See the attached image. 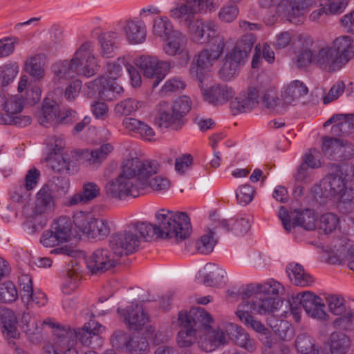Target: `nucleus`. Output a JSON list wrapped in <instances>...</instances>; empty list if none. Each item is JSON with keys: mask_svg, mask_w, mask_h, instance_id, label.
Segmentation results:
<instances>
[{"mask_svg": "<svg viewBox=\"0 0 354 354\" xmlns=\"http://www.w3.org/2000/svg\"><path fill=\"white\" fill-rule=\"evenodd\" d=\"M210 314L203 308L192 309L189 313L180 312L178 315V324L181 329L178 332L177 344L181 347H189L198 339L199 328L209 326Z\"/></svg>", "mask_w": 354, "mask_h": 354, "instance_id": "0eeeda50", "label": "nucleus"}, {"mask_svg": "<svg viewBox=\"0 0 354 354\" xmlns=\"http://www.w3.org/2000/svg\"><path fill=\"white\" fill-rule=\"evenodd\" d=\"M156 218L160 239H174L179 243L189 236L192 227L186 213L162 209L156 214Z\"/></svg>", "mask_w": 354, "mask_h": 354, "instance_id": "423d86ee", "label": "nucleus"}, {"mask_svg": "<svg viewBox=\"0 0 354 354\" xmlns=\"http://www.w3.org/2000/svg\"><path fill=\"white\" fill-rule=\"evenodd\" d=\"M234 95V91L232 88L225 84L213 86L203 92L204 100L214 106L226 103Z\"/></svg>", "mask_w": 354, "mask_h": 354, "instance_id": "c85d7f7f", "label": "nucleus"}, {"mask_svg": "<svg viewBox=\"0 0 354 354\" xmlns=\"http://www.w3.org/2000/svg\"><path fill=\"white\" fill-rule=\"evenodd\" d=\"M123 126L129 131L139 134L140 137L147 141L156 140V133L147 123L133 118H127L122 122Z\"/></svg>", "mask_w": 354, "mask_h": 354, "instance_id": "c9c22d12", "label": "nucleus"}, {"mask_svg": "<svg viewBox=\"0 0 354 354\" xmlns=\"http://www.w3.org/2000/svg\"><path fill=\"white\" fill-rule=\"evenodd\" d=\"M262 99L263 103L268 109H272L279 113H282L284 111L283 103L281 104V100L274 90H269L264 94Z\"/></svg>", "mask_w": 354, "mask_h": 354, "instance_id": "e2e57ef3", "label": "nucleus"}, {"mask_svg": "<svg viewBox=\"0 0 354 354\" xmlns=\"http://www.w3.org/2000/svg\"><path fill=\"white\" fill-rule=\"evenodd\" d=\"M213 319L210 315V320L209 326L207 328H203L201 326L198 332V344L199 347L205 352H211L214 351L216 348L226 343L225 335L223 331L218 329L216 330H212V323Z\"/></svg>", "mask_w": 354, "mask_h": 354, "instance_id": "6ab92c4d", "label": "nucleus"}, {"mask_svg": "<svg viewBox=\"0 0 354 354\" xmlns=\"http://www.w3.org/2000/svg\"><path fill=\"white\" fill-rule=\"evenodd\" d=\"M245 308L259 315H269L274 313L282 304L279 297H265L263 294H257L252 298V303L245 304Z\"/></svg>", "mask_w": 354, "mask_h": 354, "instance_id": "b1692460", "label": "nucleus"}, {"mask_svg": "<svg viewBox=\"0 0 354 354\" xmlns=\"http://www.w3.org/2000/svg\"><path fill=\"white\" fill-rule=\"evenodd\" d=\"M73 223L80 231L91 238L104 239L110 233L106 221L93 218L88 212L75 213L73 215Z\"/></svg>", "mask_w": 354, "mask_h": 354, "instance_id": "f8f14e48", "label": "nucleus"}, {"mask_svg": "<svg viewBox=\"0 0 354 354\" xmlns=\"http://www.w3.org/2000/svg\"><path fill=\"white\" fill-rule=\"evenodd\" d=\"M164 41L162 50L168 56H181L184 64L189 59V51L187 49V37L180 30H176Z\"/></svg>", "mask_w": 354, "mask_h": 354, "instance_id": "a211bd4d", "label": "nucleus"}, {"mask_svg": "<svg viewBox=\"0 0 354 354\" xmlns=\"http://www.w3.org/2000/svg\"><path fill=\"white\" fill-rule=\"evenodd\" d=\"M18 318L16 313L8 308H0V327L3 335L8 339H19Z\"/></svg>", "mask_w": 354, "mask_h": 354, "instance_id": "cd10ccee", "label": "nucleus"}, {"mask_svg": "<svg viewBox=\"0 0 354 354\" xmlns=\"http://www.w3.org/2000/svg\"><path fill=\"white\" fill-rule=\"evenodd\" d=\"M113 149L111 144L104 143L95 150H86L83 152V156L90 165L97 166L106 158Z\"/></svg>", "mask_w": 354, "mask_h": 354, "instance_id": "09e8293b", "label": "nucleus"}, {"mask_svg": "<svg viewBox=\"0 0 354 354\" xmlns=\"http://www.w3.org/2000/svg\"><path fill=\"white\" fill-rule=\"evenodd\" d=\"M307 7L306 0H292L290 3V8L287 10V19L295 24L303 23Z\"/></svg>", "mask_w": 354, "mask_h": 354, "instance_id": "3c124183", "label": "nucleus"}, {"mask_svg": "<svg viewBox=\"0 0 354 354\" xmlns=\"http://www.w3.org/2000/svg\"><path fill=\"white\" fill-rule=\"evenodd\" d=\"M119 258L106 248H98L87 257V268L93 274L103 273L114 268L119 262Z\"/></svg>", "mask_w": 354, "mask_h": 354, "instance_id": "dca6fc26", "label": "nucleus"}, {"mask_svg": "<svg viewBox=\"0 0 354 354\" xmlns=\"http://www.w3.org/2000/svg\"><path fill=\"white\" fill-rule=\"evenodd\" d=\"M59 113V104L55 100L46 97L43 102L38 121L41 125L48 127L57 118Z\"/></svg>", "mask_w": 354, "mask_h": 354, "instance_id": "4c0bfd02", "label": "nucleus"}, {"mask_svg": "<svg viewBox=\"0 0 354 354\" xmlns=\"http://www.w3.org/2000/svg\"><path fill=\"white\" fill-rule=\"evenodd\" d=\"M227 332L230 338L236 345L249 351H253L255 349L254 340L250 338L242 327L230 324L228 326Z\"/></svg>", "mask_w": 354, "mask_h": 354, "instance_id": "ea45409f", "label": "nucleus"}, {"mask_svg": "<svg viewBox=\"0 0 354 354\" xmlns=\"http://www.w3.org/2000/svg\"><path fill=\"white\" fill-rule=\"evenodd\" d=\"M98 96L104 100L111 101L119 97L124 91L123 88L115 80H110L105 75L96 79L93 82Z\"/></svg>", "mask_w": 354, "mask_h": 354, "instance_id": "bb28decb", "label": "nucleus"}, {"mask_svg": "<svg viewBox=\"0 0 354 354\" xmlns=\"http://www.w3.org/2000/svg\"><path fill=\"white\" fill-rule=\"evenodd\" d=\"M239 7L234 4H227L222 6L218 13V19L224 23H231L238 17Z\"/></svg>", "mask_w": 354, "mask_h": 354, "instance_id": "0e129e2a", "label": "nucleus"}, {"mask_svg": "<svg viewBox=\"0 0 354 354\" xmlns=\"http://www.w3.org/2000/svg\"><path fill=\"white\" fill-rule=\"evenodd\" d=\"M330 354H347L351 347L348 336L342 332H333L329 337Z\"/></svg>", "mask_w": 354, "mask_h": 354, "instance_id": "c03bdc74", "label": "nucleus"}, {"mask_svg": "<svg viewBox=\"0 0 354 354\" xmlns=\"http://www.w3.org/2000/svg\"><path fill=\"white\" fill-rule=\"evenodd\" d=\"M196 5V0H185L184 3H178L171 8L169 13L174 19H184V24L188 29L191 39L195 43H202L205 41V31H208V37L213 35L216 25L210 21L194 19V15L197 13Z\"/></svg>", "mask_w": 354, "mask_h": 354, "instance_id": "39448f33", "label": "nucleus"}, {"mask_svg": "<svg viewBox=\"0 0 354 354\" xmlns=\"http://www.w3.org/2000/svg\"><path fill=\"white\" fill-rule=\"evenodd\" d=\"M26 221L23 223L25 231L30 234H34L41 230L46 225V219L44 214H37L35 211L26 206L23 210Z\"/></svg>", "mask_w": 354, "mask_h": 354, "instance_id": "72a5a7b5", "label": "nucleus"}, {"mask_svg": "<svg viewBox=\"0 0 354 354\" xmlns=\"http://www.w3.org/2000/svg\"><path fill=\"white\" fill-rule=\"evenodd\" d=\"M254 188L249 184L240 186L236 191V196L238 203L241 205L250 203L254 197Z\"/></svg>", "mask_w": 354, "mask_h": 354, "instance_id": "774afa93", "label": "nucleus"}, {"mask_svg": "<svg viewBox=\"0 0 354 354\" xmlns=\"http://www.w3.org/2000/svg\"><path fill=\"white\" fill-rule=\"evenodd\" d=\"M339 225V218L337 215L333 213H326L319 218V229L325 234H330L334 232Z\"/></svg>", "mask_w": 354, "mask_h": 354, "instance_id": "13d9d810", "label": "nucleus"}, {"mask_svg": "<svg viewBox=\"0 0 354 354\" xmlns=\"http://www.w3.org/2000/svg\"><path fill=\"white\" fill-rule=\"evenodd\" d=\"M140 244V237L131 230L129 225L121 232L113 234L109 240V247L119 258L135 252Z\"/></svg>", "mask_w": 354, "mask_h": 354, "instance_id": "4468645a", "label": "nucleus"}, {"mask_svg": "<svg viewBox=\"0 0 354 354\" xmlns=\"http://www.w3.org/2000/svg\"><path fill=\"white\" fill-rule=\"evenodd\" d=\"M118 313L123 317L124 322L130 330H139L149 321L148 315L138 304L125 309L118 308Z\"/></svg>", "mask_w": 354, "mask_h": 354, "instance_id": "5701e85b", "label": "nucleus"}, {"mask_svg": "<svg viewBox=\"0 0 354 354\" xmlns=\"http://www.w3.org/2000/svg\"><path fill=\"white\" fill-rule=\"evenodd\" d=\"M205 41L200 44H209V48H205L195 55L189 73L193 78L199 82V86L203 82L205 75L220 57L225 47L224 39L217 34V26L214 27L213 35L208 37V31L204 34Z\"/></svg>", "mask_w": 354, "mask_h": 354, "instance_id": "20e7f679", "label": "nucleus"}, {"mask_svg": "<svg viewBox=\"0 0 354 354\" xmlns=\"http://www.w3.org/2000/svg\"><path fill=\"white\" fill-rule=\"evenodd\" d=\"M43 324L53 328V342L44 346V354H78L75 348L73 334L67 332L62 326H56L50 319L44 320Z\"/></svg>", "mask_w": 354, "mask_h": 354, "instance_id": "9d476101", "label": "nucleus"}, {"mask_svg": "<svg viewBox=\"0 0 354 354\" xmlns=\"http://www.w3.org/2000/svg\"><path fill=\"white\" fill-rule=\"evenodd\" d=\"M129 226L135 234L139 233L140 240L142 238L146 241H149L154 237L160 238V231H158L157 225L142 221L131 223Z\"/></svg>", "mask_w": 354, "mask_h": 354, "instance_id": "8fccbe9b", "label": "nucleus"}, {"mask_svg": "<svg viewBox=\"0 0 354 354\" xmlns=\"http://www.w3.org/2000/svg\"><path fill=\"white\" fill-rule=\"evenodd\" d=\"M314 62L321 68L329 72H335L344 67L340 59L331 46L320 49L314 55Z\"/></svg>", "mask_w": 354, "mask_h": 354, "instance_id": "393cba45", "label": "nucleus"}, {"mask_svg": "<svg viewBox=\"0 0 354 354\" xmlns=\"http://www.w3.org/2000/svg\"><path fill=\"white\" fill-rule=\"evenodd\" d=\"M214 232L212 230H208L207 234L203 235L196 243V247L198 252L203 254L211 253L216 243V240L214 237Z\"/></svg>", "mask_w": 354, "mask_h": 354, "instance_id": "6e6d98bb", "label": "nucleus"}, {"mask_svg": "<svg viewBox=\"0 0 354 354\" xmlns=\"http://www.w3.org/2000/svg\"><path fill=\"white\" fill-rule=\"evenodd\" d=\"M248 55L236 46L225 57L223 65L220 70L222 78L229 80L237 73L241 65L246 61Z\"/></svg>", "mask_w": 354, "mask_h": 354, "instance_id": "4be33fe9", "label": "nucleus"}, {"mask_svg": "<svg viewBox=\"0 0 354 354\" xmlns=\"http://www.w3.org/2000/svg\"><path fill=\"white\" fill-rule=\"evenodd\" d=\"M136 65L143 72L144 75L150 80L153 88H156L165 78L171 66L169 62L160 60L153 55L140 56Z\"/></svg>", "mask_w": 354, "mask_h": 354, "instance_id": "9b49d317", "label": "nucleus"}, {"mask_svg": "<svg viewBox=\"0 0 354 354\" xmlns=\"http://www.w3.org/2000/svg\"><path fill=\"white\" fill-rule=\"evenodd\" d=\"M67 332L73 334V339L75 344L77 341L84 346H90L93 338L97 339L98 335L102 333L105 327L102 324L95 322V320H91L86 323L82 328H71L69 326H62Z\"/></svg>", "mask_w": 354, "mask_h": 354, "instance_id": "aec40b11", "label": "nucleus"}, {"mask_svg": "<svg viewBox=\"0 0 354 354\" xmlns=\"http://www.w3.org/2000/svg\"><path fill=\"white\" fill-rule=\"evenodd\" d=\"M303 308L308 317L319 321H326L329 316L325 311V305L319 296L310 291L301 292L292 297L290 311L297 322H299L300 308Z\"/></svg>", "mask_w": 354, "mask_h": 354, "instance_id": "6e6552de", "label": "nucleus"}, {"mask_svg": "<svg viewBox=\"0 0 354 354\" xmlns=\"http://www.w3.org/2000/svg\"><path fill=\"white\" fill-rule=\"evenodd\" d=\"M100 192V187L95 183L88 182L83 185L82 192L71 196L68 201L70 206L91 201L97 198Z\"/></svg>", "mask_w": 354, "mask_h": 354, "instance_id": "37998d69", "label": "nucleus"}, {"mask_svg": "<svg viewBox=\"0 0 354 354\" xmlns=\"http://www.w3.org/2000/svg\"><path fill=\"white\" fill-rule=\"evenodd\" d=\"M90 41L82 44L70 62L64 60L53 66V72L59 80H68L76 76L91 77L99 67Z\"/></svg>", "mask_w": 354, "mask_h": 354, "instance_id": "7ed1b4c3", "label": "nucleus"}, {"mask_svg": "<svg viewBox=\"0 0 354 354\" xmlns=\"http://www.w3.org/2000/svg\"><path fill=\"white\" fill-rule=\"evenodd\" d=\"M329 311L335 315L342 316L348 309L354 305V301L346 302L345 299L339 295H330L327 298Z\"/></svg>", "mask_w": 354, "mask_h": 354, "instance_id": "5fc2aeb1", "label": "nucleus"}, {"mask_svg": "<svg viewBox=\"0 0 354 354\" xmlns=\"http://www.w3.org/2000/svg\"><path fill=\"white\" fill-rule=\"evenodd\" d=\"M21 328L28 337L39 333L37 319L28 313H24L21 318Z\"/></svg>", "mask_w": 354, "mask_h": 354, "instance_id": "bf43d9fd", "label": "nucleus"}, {"mask_svg": "<svg viewBox=\"0 0 354 354\" xmlns=\"http://www.w3.org/2000/svg\"><path fill=\"white\" fill-rule=\"evenodd\" d=\"M353 168L348 164L336 166L334 172L326 175L319 185L315 186L313 192L316 199L324 198L336 200L339 207L345 213L354 211V192H347V181Z\"/></svg>", "mask_w": 354, "mask_h": 354, "instance_id": "f03ea898", "label": "nucleus"}, {"mask_svg": "<svg viewBox=\"0 0 354 354\" xmlns=\"http://www.w3.org/2000/svg\"><path fill=\"white\" fill-rule=\"evenodd\" d=\"M249 311L250 310L245 308V304H241L239 306L236 314L239 319L247 326L252 328L254 330L261 334H266L268 331L267 328L259 321L254 319V317L249 313Z\"/></svg>", "mask_w": 354, "mask_h": 354, "instance_id": "de8ad7c7", "label": "nucleus"}, {"mask_svg": "<svg viewBox=\"0 0 354 354\" xmlns=\"http://www.w3.org/2000/svg\"><path fill=\"white\" fill-rule=\"evenodd\" d=\"M24 109L23 100L17 96L6 98L4 89L0 88V116L12 117L21 112Z\"/></svg>", "mask_w": 354, "mask_h": 354, "instance_id": "2f4dec72", "label": "nucleus"}, {"mask_svg": "<svg viewBox=\"0 0 354 354\" xmlns=\"http://www.w3.org/2000/svg\"><path fill=\"white\" fill-rule=\"evenodd\" d=\"M118 37V34L113 31L103 32L98 37L99 53L102 57L109 58L115 55Z\"/></svg>", "mask_w": 354, "mask_h": 354, "instance_id": "e433bc0d", "label": "nucleus"}, {"mask_svg": "<svg viewBox=\"0 0 354 354\" xmlns=\"http://www.w3.org/2000/svg\"><path fill=\"white\" fill-rule=\"evenodd\" d=\"M50 228L59 239V241L62 243L66 242L70 238L71 232V221L68 216H59L53 221Z\"/></svg>", "mask_w": 354, "mask_h": 354, "instance_id": "49530a36", "label": "nucleus"}, {"mask_svg": "<svg viewBox=\"0 0 354 354\" xmlns=\"http://www.w3.org/2000/svg\"><path fill=\"white\" fill-rule=\"evenodd\" d=\"M55 206V201L52 196V192L48 186L46 185L37 192L34 206L30 207L37 214H46L53 211Z\"/></svg>", "mask_w": 354, "mask_h": 354, "instance_id": "473e14b6", "label": "nucleus"}, {"mask_svg": "<svg viewBox=\"0 0 354 354\" xmlns=\"http://www.w3.org/2000/svg\"><path fill=\"white\" fill-rule=\"evenodd\" d=\"M176 30L171 20L166 16L156 17L153 21L152 33L162 40H165Z\"/></svg>", "mask_w": 354, "mask_h": 354, "instance_id": "a18cd8bd", "label": "nucleus"}, {"mask_svg": "<svg viewBox=\"0 0 354 354\" xmlns=\"http://www.w3.org/2000/svg\"><path fill=\"white\" fill-rule=\"evenodd\" d=\"M333 326L346 331L354 330V305L348 309L342 316L336 318L333 322Z\"/></svg>", "mask_w": 354, "mask_h": 354, "instance_id": "4d7b16f0", "label": "nucleus"}, {"mask_svg": "<svg viewBox=\"0 0 354 354\" xmlns=\"http://www.w3.org/2000/svg\"><path fill=\"white\" fill-rule=\"evenodd\" d=\"M160 109L156 123L160 127L178 130L185 124L184 116L190 111V100L182 96L176 100L170 108L167 102L160 104Z\"/></svg>", "mask_w": 354, "mask_h": 354, "instance_id": "1a4fd4ad", "label": "nucleus"}, {"mask_svg": "<svg viewBox=\"0 0 354 354\" xmlns=\"http://www.w3.org/2000/svg\"><path fill=\"white\" fill-rule=\"evenodd\" d=\"M331 120H337V124L332 127V131L335 135L345 136L354 132V113L335 114Z\"/></svg>", "mask_w": 354, "mask_h": 354, "instance_id": "a19ab883", "label": "nucleus"}, {"mask_svg": "<svg viewBox=\"0 0 354 354\" xmlns=\"http://www.w3.org/2000/svg\"><path fill=\"white\" fill-rule=\"evenodd\" d=\"M260 91L256 87H249L246 91L240 93L230 103L234 115L250 111L259 103Z\"/></svg>", "mask_w": 354, "mask_h": 354, "instance_id": "412c9836", "label": "nucleus"}, {"mask_svg": "<svg viewBox=\"0 0 354 354\" xmlns=\"http://www.w3.org/2000/svg\"><path fill=\"white\" fill-rule=\"evenodd\" d=\"M283 290L281 284L274 280H269L263 284L259 285V291L257 294H263L265 297H275Z\"/></svg>", "mask_w": 354, "mask_h": 354, "instance_id": "680f3d73", "label": "nucleus"}, {"mask_svg": "<svg viewBox=\"0 0 354 354\" xmlns=\"http://www.w3.org/2000/svg\"><path fill=\"white\" fill-rule=\"evenodd\" d=\"M203 283L207 286H219L226 283L227 277L225 271L214 263H207L205 266Z\"/></svg>", "mask_w": 354, "mask_h": 354, "instance_id": "58836bf2", "label": "nucleus"}, {"mask_svg": "<svg viewBox=\"0 0 354 354\" xmlns=\"http://www.w3.org/2000/svg\"><path fill=\"white\" fill-rule=\"evenodd\" d=\"M19 286L21 298L24 303L28 306L33 293L32 279L28 275L22 276L19 279Z\"/></svg>", "mask_w": 354, "mask_h": 354, "instance_id": "69168bd1", "label": "nucleus"}, {"mask_svg": "<svg viewBox=\"0 0 354 354\" xmlns=\"http://www.w3.org/2000/svg\"><path fill=\"white\" fill-rule=\"evenodd\" d=\"M286 272L291 282L298 286L306 287L312 285L313 277L305 272L303 266L297 263H289Z\"/></svg>", "mask_w": 354, "mask_h": 354, "instance_id": "f704fd0d", "label": "nucleus"}, {"mask_svg": "<svg viewBox=\"0 0 354 354\" xmlns=\"http://www.w3.org/2000/svg\"><path fill=\"white\" fill-rule=\"evenodd\" d=\"M18 298V291L15 284L8 281L0 286V301L11 303Z\"/></svg>", "mask_w": 354, "mask_h": 354, "instance_id": "052dcab7", "label": "nucleus"}, {"mask_svg": "<svg viewBox=\"0 0 354 354\" xmlns=\"http://www.w3.org/2000/svg\"><path fill=\"white\" fill-rule=\"evenodd\" d=\"M322 152L327 158L335 161L351 159L354 156V146L348 141L324 137Z\"/></svg>", "mask_w": 354, "mask_h": 354, "instance_id": "2eb2a0df", "label": "nucleus"}, {"mask_svg": "<svg viewBox=\"0 0 354 354\" xmlns=\"http://www.w3.org/2000/svg\"><path fill=\"white\" fill-rule=\"evenodd\" d=\"M295 346L299 354H325L319 351L315 339L307 333H301L297 337Z\"/></svg>", "mask_w": 354, "mask_h": 354, "instance_id": "603ef678", "label": "nucleus"}, {"mask_svg": "<svg viewBox=\"0 0 354 354\" xmlns=\"http://www.w3.org/2000/svg\"><path fill=\"white\" fill-rule=\"evenodd\" d=\"M333 252L335 261L341 263L343 261L354 259V242L347 236L336 238L333 241Z\"/></svg>", "mask_w": 354, "mask_h": 354, "instance_id": "7c9ffc66", "label": "nucleus"}, {"mask_svg": "<svg viewBox=\"0 0 354 354\" xmlns=\"http://www.w3.org/2000/svg\"><path fill=\"white\" fill-rule=\"evenodd\" d=\"M18 73L17 68L13 65H4L0 67V88L12 82Z\"/></svg>", "mask_w": 354, "mask_h": 354, "instance_id": "338daca9", "label": "nucleus"}, {"mask_svg": "<svg viewBox=\"0 0 354 354\" xmlns=\"http://www.w3.org/2000/svg\"><path fill=\"white\" fill-rule=\"evenodd\" d=\"M159 169L160 165L156 160H142L138 158L127 160L120 175L106 184V193L120 200L128 196L136 198L147 188L148 181Z\"/></svg>", "mask_w": 354, "mask_h": 354, "instance_id": "f257e3e1", "label": "nucleus"}, {"mask_svg": "<svg viewBox=\"0 0 354 354\" xmlns=\"http://www.w3.org/2000/svg\"><path fill=\"white\" fill-rule=\"evenodd\" d=\"M308 92L306 85L299 80H294L282 92L281 97L284 104H293L301 97Z\"/></svg>", "mask_w": 354, "mask_h": 354, "instance_id": "79ce46f5", "label": "nucleus"}, {"mask_svg": "<svg viewBox=\"0 0 354 354\" xmlns=\"http://www.w3.org/2000/svg\"><path fill=\"white\" fill-rule=\"evenodd\" d=\"M278 216L288 232L295 226H300L306 230H313L316 227V216L313 209L294 211L290 214L286 209L281 206Z\"/></svg>", "mask_w": 354, "mask_h": 354, "instance_id": "ddd939ff", "label": "nucleus"}, {"mask_svg": "<svg viewBox=\"0 0 354 354\" xmlns=\"http://www.w3.org/2000/svg\"><path fill=\"white\" fill-rule=\"evenodd\" d=\"M331 47L344 66L354 57V45L350 36L342 35L337 37L332 43Z\"/></svg>", "mask_w": 354, "mask_h": 354, "instance_id": "c756f323", "label": "nucleus"}, {"mask_svg": "<svg viewBox=\"0 0 354 354\" xmlns=\"http://www.w3.org/2000/svg\"><path fill=\"white\" fill-rule=\"evenodd\" d=\"M111 342L116 348L125 345L131 354H147L149 351L148 342L145 337L133 336L128 339L127 335L124 331L115 332Z\"/></svg>", "mask_w": 354, "mask_h": 354, "instance_id": "f3484780", "label": "nucleus"}, {"mask_svg": "<svg viewBox=\"0 0 354 354\" xmlns=\"http://www.w3.org/2000/svg\"><path fill=\"white\" fill-rule=\"evenodd\" d=\"M44 55H36L26 62V71L36 80L44 75Z\"/></svg>", "mask_w": 354, "mask_h": 354, "instance_id": "864d4df0", "label": "nucleus"}, {"mask_svg": "<svg viewBox=\"0 0 354 354\" xmlns=\"http://www.w3.org/2000/svg\"><path fill=\"white\" fill-rule=\"evenodd\" d=\"M122 30L126 39L131 44H140L146 40L147 27L141 20L136 18L127 20Z\"/></svg>", "mask_w": 354, "mask_h": 354, "instance_id": "a878e982", "label": "nucleus"}]
</instances>
